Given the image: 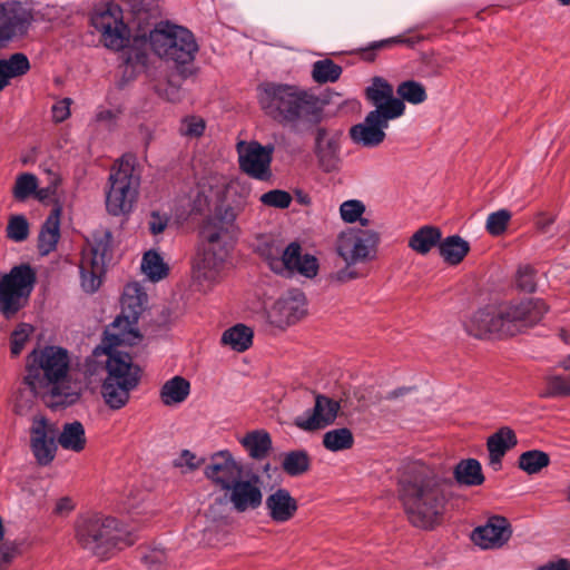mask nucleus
<instances>
[{
	"mask_svg": "<svg viewBox=\"0 0 570 570\" xmlns=\"http://www.w3.org/2000/svg\"><path fill=\"white\" fill-rule=\"evenodd\" d=\"M548 311L541 298H514L478 308L463 327L475 338L512 337L539 324Z\"/></svg>",
	"mask_w": 570,
	"mask_h": 570,
	"instance_id": "nucleus-1",
	"label": "nucleus"
},
{
	"mask_svg": "<svg viewBox=\"0 0 570 570\" xmlns=\"http://www.w3.org/2000/svg\"><path fill=\"white\" fill-rule=\"evenodd\" d=\"M259 104L269 118L296 134L312 130L325 118V101L296 85L266 83Z\"/></svg>",
	"mask_w": 570,
	"mask_h": 570,
	"instance_id": "nucleus-2",
	"label": "nucleus"
},
{
	"mask_svg": "<svg viewBox=\"0 0 570 570\" xmlns=\"http://www.w3.org/2000/svg\"><path fill=\"white\" fill-rule=\"evenodd\" d=\"M69 366L70 358L66 348L55 345L36 347L26 357L22 384L47 391L53 407L73 405L80 394L66 384Z\"/></svg>",
	"mask_w": 570,
	"mask_h": 570,
	"instance_id": "nucleus-3",
	"label": "nucleus"
},
{
	"mask_svg": "<svg viewBox=\"0 0 570 570\" xmlns=\"http://www.w3.org/2000/svg\"><path fill=\"white\" fill-rule=\"evenodd\" d=\"M400 500L409 521L421 529H432L439 523L448 501L442 481L422 473L400 482Z\"/></svg>",
	"mask_w": 570,
	"mask_h": 570,
	"instance_id": "nucleus-4",
	"label": "nucleus"
},
{
	"mask_svg": "<svg viewBox=\"0 0 570 570\" xmlns=\"http://www.w3.org/2000/svg\"><path fill=\"white\" fill-rule=\"evenodd\" d=\"M76 540L92 554L107 559L114 551L135 543L131 533L115 517L102 513H83L75 522Z\"/></svg>",
	"mask_w": 570,
	"mask_h": 570,
	"instance_id": "nucleus-5",
	"label": "nucleus"
},
{
	"mask_svg": "<svg viewBox=\"0 0 570 570\" xmlns=\"http://www.w3.org/2000/svg\"><path fill=\"white\" fill-rule=\"evenodd\" d=\"M106 340L110 341L106 347V354L108 355L106 363L107 376L101 384L100 392L109 409L120 410L127 405L130 392L139 384L140 368L132 363L129 353L112 347L120 342L118 335H108Z\"/></svg>",
	"mask_w": 570,
	"mask_h": 570,
	"instance_id": "nucleus-6",
	"label": "nucleus"
},
{
	"mask_svg": "<svg viewBox=\"0 0 570 570\" xmlns=\"http://www.w3.org/2000/svg\"><path fill=\"white\" fill-rule=\"evenodd\" d=\"M37 283L36 269L28 263L13 266L0 276V315L12 320L30 299Z\"/></svg>",
	"mask_w": 570,
	"mask_h": 570,
	"instance_id": "nucleus-7",
	"label": "nucleus"
},
{
	"mask_svg": "<svg viewBox=\"0 0 570 570\" xmlns=\"http://www.w3.org/2000/svg\"><path fill=\"white\" fill-rule=\"evenodd\" d=\"M259 255L274 273L282 276L298 274L314 278L318 273L317 258L311 254L303 255L297 242H292L286 248L276 243H264L259 246Z\"/></svg>",
	"mask_w": 570,
	"mask_h": 570,
	"instance_id": "nucleus-8",
	"label": "nucleus"
},
{
	"mask_svg": "<svg viewBox=\"0 0 570 570\" xmlns=\"http://www.w3.org/2000/svg\"><path fill=\"white\" fill-rule=\"evenodd\" d=\"M148 41L155 55L177 65L191 62L198 51L194 35L176 24L166 23L163 28L150 30Z\"/></svg>",
	"mask_w": 570,
	"mask_h": 570,
	"instance_id": "nucleus-9",
	"label": "nucleus"
},
{
	"mask_svg": "<svg viewBox=\"0 0 570 570\" xmlns=\"http://www.w3.org/2000/svg\"><path fill=\"white\" fill-rule=\"evenodd\" d=\"M134 156H124L109 176L110 188L106 196L107 212L112 216L131 212L138 195L140 178L135 174Z\"/></svg>",
	"mask_w": 570,
	"mask_h": 570,
	"instance_id": "nucleus-10",
	"label": "nucleus"
},
{
	"mask_svg": "<svg viewBox=\"0 0 570 570\" xmlns=\"http://www.w3.org/2000/svg\"><path fill=\"white\" fill-rule=\"evenodd\" d=\"M112 234L109 230L97 232L92 243L81 252L79 264L81 287L86 293L97 292L106 274L107 263L111 259Z\"/></svg>",
	"mask_w": 570,
	"mask_h": 570,
	"instance_id": "nucleus-11",
	"label": "nucleus"
},
{
	"mask_svg": "<svg viewBox=\"0 0 570 570\" xmlns=\"http://www.w3.org/2000/svg\"><path fill=\"white\" fill-rule=\"evenodd\" d=\"M91 24L101 33L107 48L120 50L128 46L130 31L124 22L122 9L119 4L108 2L101 11L92 14Z\"/></svg>",
	"mask_w": 570,
	"mask_h": 570,
	"instance_id": "nucleus-12",
	"label": "nucleus"
},
{
	"mask_svg": "<svg viewBox=\"0 0 570 570\" xmlns=\"http://www.w3.org/2000/svg\"><path fill=\"white\" fill-rule=\"evenodd\" d=\"M30 450L36 462L41 466L49 465L56 458L58 450L59 429L43 414L31 416Z\"/></svg>",
	"mask_w": 570,
	"mask_h": 570,
	"instance_id": "nucleus-13",
	"label": "nucleus"
},
{
	"mask_svg": "<svg viewBox=\"0 0 570 570\" xmlns=\"http://www.w3.org/2000/svg\"><path fill=\"white\" fill-rule=\"evenodd\" d=\"M237 213L234 207L219 205L215 207L214 213L207 218L202 235L208 244H226L234 246L239 228L236 224Z\"/></svg>",
	"mask_w": 570,
	"mask_h": 570,
	"instance_id": "nucleus-14",
	"label": "nucleus"
},
{
	"mask_svg": "<svg viewBox=\"0 0 570 570\" xmlns=\"http://www.w3.org/2000/svg\"><path fill=\"white\" fill-rule=\"evenodd\" d=\"M377 243V233L368 229H356L340 235L337 253L350 266L374 257Z\"/></svg>",
	"mask_w": 570,
	"mask_h": 570,
	"instance_id": "nucleus-15",
	"label": "nucleus"
},
{
	"mask_svg": "<svg viewBox=\"0 0 570 570\" xmlns=\"http://www.w3.org/2000/svg\"><path fill=\"white\" fill-rule=\"evenodd\" d=\"M394 115L389 109L371 110L363 122L351 127L352 141L367 148L377 147L384 141L386 137L384 129L389 127V121L394 119Z\"/></svg>",
	"mask_w": 570,
	"mask_h": 570,
	"instance_id": "nucleus-16",
	"label": "nucleus"
},
{
	"mask_svg": "<svg viewBox=\"0 0 570 570\" xmlns=\"http://www.w3.org/2000/svg\"><path fill=\"white\" fill-rule=\"evenodd\" d=\"M314 130V154L318 167L324 173H334L341 165V145L342 131L328 130L326 127L317 125Z\"/></svg>",
	"mask_w": 570,
	"mask_h": 570,
	"instance_id": "nucleus-17",
	"label": "nucleus"
},
{
	"mask_svg": "<svg viewBox=\"0 0 570 570\" xmlns=\"http://www.w3.org/2000/svg\"><path fill=\"white\" fill-rule=\"evenodd\" d=\"M33 21V14L19 1L0 3V47L17 36L27 35Z\"/></svg>",
	"mask_w": 570,
	"mask_h": 570,
	"instance_id": "nucleus-18",
	"label": "nucleus"
},
{
	"mask_svg": "<svg viewBox=\"0 0 570 570\" xmlns=\"http://www.w3.org/2000/svg\"><path fill=\"white\" fill-rule=\"evenodd\" d=\"M275 147L273 144L262 145L250 141L239 150V168L249 177L258 180H268L272 177L271 164Z\"/></svg>",
	"mask_w": 570,
	"mask_h": 570,
	"instance_id": "nucleus-19",
	"label": "nucleus"
},
{
	"mask_svg": "<svg viewBox=\"0 0 570 570\" xmlns=\"http://www.w3.org/2000/svg\"><path fill=\"white\" fill-rule=\"evenodd\" d=\"M340 409L341 405L337 401L326 395L317 394L314 407L296 416L294 425L307 432L325 429L334 423Z\"/></svg>",
	"mask_w": 570,
	"mask_h": 570,
	"instance_id": "nucleus-20",
	"label": "nucleus"
},
{
	"mask_svg": "<svg viewBox=\"0 0 570 570\" xmlns=\"http://www.w3.org/2000/svg\"><path fill=\"white\" fill-rule=\"evenodd\" d=\"M305 294L299 289H291L278 298L269 312V322L279 328L297 323L307 312Z\"/></svg>",
	"mask_w": 570,
	"mask_h": 570,
	"instance_id": "nucleus-21",
	"label": "nucleus"
},
{
	"mask_svg": "<svg viewBox=\"0 0 570 570\" xmlns=\"http://www.w3.org/2000/svg\"><path fill=\"white\" fill-rule=\"evenodd\" d=\"M204 474L215 485L226 491L237 479L242 478V466L229 451H219L212 455Z\"/></svg>",
	"mask_w": 570,
	"mask_h": 570,
	"instance_id": "nucleus-22",
	"label": "nucleus"
},
{
	"mask_svg": "<svg viewBox=\"0 0 570 570\" xmlns=\"http://www.w3.org/2000/svg\"><path fill=\"white\" fill-rule=\"evenodd\" d=\"M233 246L208 244L194 265V275L198 281L215 282L229 256Z\"/></svg>",
	"mask_w": 570,
	"mask_h": 570,
	"instance_id": "nucleus-23",
	"label": "nucleus"
},
{
	"mask_svg": "<svg viewBox=\"0 0 570 570\" xmlns=\"http://www.w3.org/2000/svg\"><path fill=\"white\" fill-rule=\"evenodd\" d=\"M511 534L512 529L508 519L502 515H492L484 525L473 530L471 538L482 549H493L507 543Z\"/></svg>",
	"mask_w": 570,
	"mask_h": 570,
	"instance_id": "nucleus-24",
	"label": "nucleus"
},
{
	"mask_svg": "<svg viewBox=\"0 0 570 570\" xmlns=\"http://www.w3.org/2000/svg\"><path fill=\"white\" fill-rule=\"evenodd\" d=\"M257 483V475H253L249 480L239 478L226 490V495L237 512L255 510L261 507L263 493Z\"/></svg>",
	"mask_w": 570,
	"mask_h": 570,
	"instance_id": "nucleus-25",
	"label": "nucleus"
},
{
	"mask_svg": "<svg viewBox=\"0 0 570 570\" xmlns=\"http://www.w3.org/2000/svg\"><path fill=\"white\" fill-rule=\"evenodd\" d=\"M393 92V86L386 79L375 76L365 88V98L375 107L374 110L389 109L395 114L393 118H399L404 115L406 107Z\"/></svg>",
	"mask_w": 570,
	"mask_h": 570,
	"instance_id": "nucleus-26",
	"label": "nucleus"
},
{
	"mask_svg": "<svg viewBox=\"0 0 570 570\" xmlns=\"http://www.w3.org/2000/svg\"><path fill=\"white\" fill-rule=\"evenodd\" d=\"M268 517L276 523H284L293 519L298 510V503L289 491L278 488L265 500Z\"/></svg>",
	"mask_w": 570,
	"mask_h": 570,
	"instance_id": "nucleus-27",
	"label": "nucleus"
},
{
	"mask_svg": "<svg viewBox=\"0 0 570 570\" xmlns=\"http://www.w3.org/2000/svg\"><path fill=\"white\" fill-rule=\"evenodd\" d=\"M517 443V435L509 426H502L495 433L490 435L487 441L489 465L494 471H499L502 466V459L507 451L514 448Z\"/></svg>",
	"mask_w": 570,
	"mask_h": 570,
	"instance_id": "nucleus-28",
	"label": "nucleus"
},
{
	"mask_svg": "<svg viewBox=\"0 0 570 570\" xmlns=\"http://www.w3.org/2000/svg\"><path fill=\"white\" fill-rule=\"evenodd\" d=\"M39 397H49V393L41 387L23 385L21 382L13 396L12 410L14 414L20 416H33Z\"/></svg>",
	"mask_w": 570,
	"mask_h": 570,
	"instance_id": "nucleus-29",
	"label": "nucleus"
},
{
	"mask_svg": "<svg viewBox=\"0 0 570 570\" xmlns=\"http://www.w3.org/2000/svg\"><path fill=\"white\" fill-rule=\"evenodd\" d=\"M60 210L55 209L45 220L38 235V250L45 256L56 250L60 238Z\"/></svg>",
	"mask_w": 570,
	"mask_h": 570,
	"instance_id": "nucleus-30",
	"label": "nucleus"
},
{
	"mask_svg": "<svg viewBox=\"0 0 570 570\" xmlns=\"http://www.w3.org/2000/svg\"><path fill=\"white\" fill-rule=\"evenodd\" d=\"M189 393V381L184 376L175 375L161 385L159 397L164 405L174 406L185 402Z\"/></svg>",
	"mask_w": 570,
	"mask_h": 570,
	"instance_id": "nucleus-31",
	"label": "nucleus"
},
{
	"mask_svg": "<svg viewBox=\"0 0 570 570\" xmlns=\"http://www.w3.org/2000/svg\"><path fill=\"white\" fill-rule=\"evenodd\" d=\"M148 296L138 283H129L125 286L121 296V307L127 312L126 318L136 321L145 309Z\"/></svg>",
	"mask_w": 570,
	"mask_h": 570,
	"instance_id": "nucleus-32",
	"label": "nucleus"
},
{
	"mask_svg": "<svg viewBox=\"0 0 570 570\" xmlns=\"http://www.w3.org/2000/svg\"><path fill=\"white\" fill-rule=\"evenodd\" d=\"M419 39L405 36H395L377 41H372L366 47L358 48L356 50V53L363 61L374 62L377 57V53L382 50H387L399 45L413 48Z\"/></svg>",
	"mask_w": 570,
	"mask_h": 570,
	"instance_id": "nucleus-33",
	"label": "nucleus"
},
{
	"mask_svg": "<svg viewBox=\"0 0 570 570\" xmlns=\"http://www.w3.org/2000/svg\"><path fill=\"white\" fill-rule=\"evenodd\" d=\"M58 443L65 450L81 452L87 443L82 423L79 421L65 423L62 430L58 433Z\"/></svg>",
	"mask_w": 570,
	"mask_h": 570,
	"instance_id": "nucleus-34",
	"label": "nucleus"
},
{
	"mask_svg": "<svg viewBox=\"0 0 570 570\" xmlns=\"http://www.w3.org/2000/svg\"><path fill=\"white\" fill-rule=\"evenodd\" d=\"M439 252L444 262L458 265L470 252V244L459 235H451L444 239L441 238Z\"/></svg>",
	"mask_w": 570,
	"mask_h": 570,
	"instance_id": "nucleus-35",
	"label": "nucleus"
},
{
	"mask_svg": "<svg viewBox=\"0 0 570 570\" xmlns=\"http://www.w3.org/2000/svg\"><path fill=\"white\" fill-rule=\"evenodd\" d=\"M240 443L247 450L249 456L255 460L265 459L273 446L272 438L265 430L246 433Z\"/></svg>",
	"mask_w": 570,
	"mask_h": 570,
	"instance_id": "nucleus-36",
	"label": "nucleus"
},
{
	"mask_svg": "<svg viewBox=\"0 0 570 570\" xmlns=\"http://www.w3.org/2000/svg\"><path fill=\"white\" fill-rule=\"evenodd\" d=\"M453 475L460 485L476 487L484 482L482 466L476 459L461 460L455 465Z\"/></svg>",
	"mask_w": 570,
	"mask_h": 570,
	"instance_id": "nucleus-37",
	"label": "nucleus"
},
{
	"mask_svg": "<svg viewBox=\"0 0 570 570\" xmlns=\"http://www.w3.org/2000/svg\"><path fill=\"white\" fill-rule=\"evenodd\" d=\"M442 233L436 226L425 225L419 228L410 238L409 247L414 252L425 255L434 246H439Z\"/></svg>",
	"mask_w": 570,
	"mask_h": 570,
	"instance_id": "nucleus-38",
	"label": "nucleus"
},
{
	"mask_svg": "<svg viewBox=\"0 0 570 570\" xmlns=\"http://www.w3.org/2000/svg\"><path fill=\"white\" fill-rule=\"evenodd\" d=\"M253 330L242 323H238L228 330L224 331L220 342L223 345H228L236 352H245L253 344Z\"/></svg>",
	"mask_w": 570,
	"mask_h": 570,
	"instance_id": "nucleus-39",
	"label": "nucleus"
},
{
	"mask_svg": "<svg viewBox=\"0 0 570 570\" xmlns=\"http://www.w3.org/2000/svg\"><path fill=\"white\" fill-rule=\"evenodd\" d=\"M283 471L289 476H299L311 469V456L306 450H293L283 454Z\"/></svg>",
	"mask_w": 570,
	"mask_h": 570,
	"instance_id": "nucleus-40",
	"label": "nucleus"
},
{
	"mask_svg": "<svg viewBox=\"0 0 570 570\" xmlns=\"http://www.w3.org/2000/svg\"><path fill=\"white\" fill-rule=\"evenodd\" d=\"M39 180L32 173H21L17 175L14 185L12 187V196L14 200L24 203L32 196L42 199L41 193H38Z\"/></svg>",
	"mask_w": 570,
	"mask_h": 570,
	"instance_id": "nucleus-41",
	"label": "nucleus"
},
{
	"mask_svg": "<svg viewBox=\"0 0 570 570\" xmlns=\"http://www.w3.org/2000/svg\"><path fill=\"white\" fill-rule=\"evenodd\" d=\"M141 269L153 282H158L169 274V267L156 250H148L144 254Z\"/></svg>",
	"mask_w": 570,
	"mask_h": 570,
	"instance_id": "nucleus-42",
	"label": "nucleus"
},
{
	"mask_svg": "<svg viewBox=\"0 0 570 570\" xmlns=\"http://www.w3.org/2000/svg\"><path fill=\"white\" fill-rule=\"evenodd\" d=\"M353 444L354 436L347 428L330 430L323 435L324 448L332 452L348 450Z\"/></svg>",
	"mask_w": 570,
	"mask_h": 570,
	"instance_id": "nucleus-43",
	"label": "nucleus"
},
{
	"mask_svg": "<svg viewBox=\"0 0 570 570\" xmlns=\"http://www.w3.org/2000/svg\"><path fill=\"white\" fill-rule=\"evenodd\" d=\"M396 94L403 104L420 105L428 99L424 85L413 79L402 81L396 88Z\"/></svg>",
	"mask_w": 570,
	"mask_h": 570,
	"instance_id": "nucleus-44",
	"label": "nucleus"
},
{
	"mask_svg": "<svg viewBox=\"0 0 570 570\" xmlns=\"http://www.w3.org/2000/svg\"><path fill=\"white\" fill-rule=\"evenodd\" d=\"M549 464V454L540 450L525 451L518 459V466L528 474H537Z\"/></svg>",
	"mask_w": 570,
	"mask_h": 570,
	"instance_id": "nucleus-45",
	"label": "nucleus"
},
{
	"mask_svg": "<svg viewBox=\"0 0 570 570\" xmlns=\"http://www.w3.org/2000/svg\"><path fill=\"white\" fill-rule=\"evenodd\" d=\"M343 69L331 59L317 60L313 65L312 78L317 83L335 82L340 79Z\"/></svg>",
	"mask_w": 570,
	"mask_h": 570,
	"instance_id": "nucleus-46",
	"label": "nucleus"
},
{
	"mask_svg": "<svg viewBox=\"0 0 570 570\" xmlns=\"http://www.w3.org/2000/svg\"><path fill=\"white\" fill-rule=\"evenodd\" d=\"M0 65L9 79L24 76L30 70V61L22 52H16L8 59H0Z\"/></svg>",
	"mask_w": 570,
	"mask_h": 570,
	"instance_id": "nucleus-47",
	"label": "nucleus"
},
{
	"mask_svg": "<svg viewBox=\"0 0 570 570\" xmlns=\"http://www.w3.org/2000/svg\"><path fill=\"white\" fill-rule=\"evenodd\" d=\"M540 396L544 399L570 396V377L563 375L549 376Z\"/></svg>",
	"mask_w": 570,
	"mask_h": 570,
	"instance_id": "nucleus-48",
	"label": "nucleus"
},
{
	"mask_svg": "<svg viewBox=\"0 0 570 570\" xmlns=\"http://www.w3.org/2000/svg\"><path fill=\"white\" fill-rule=\"evenodd\" d=\"M7 238L16 243L24 242L30 233V225L24 215H12L7 225Z\"/></svg>",
	"mask_w": 570,
	"mask_h": 570,
	"instance_id": "nucleus-49",
	"label": "nucleus"
},
{
	"mask_svg": "<svg viewBox=\"0 0 570 570\" xmlns=\"http://www.w3.org/2000/svg\"><path fill=\"white\" fill-rule=\"evenodd\" d=\"M35 328L31 324L19 323L10 335V353L12 357L20 355Z\"/></svg>",
	"mask_w": 570,
	"mask_h": 570,
	"instance_id": "nucleus-50",
	"label": "nucleus"
},
{
	"mask_svg": "<svg viewBox=\"0 0 570 570\" xmlns=\"http://www.w3.org/2000/svg\"><path fill=\"white\" fill-rule=\"evenodd\" d=\"M511 217V212L504 208L489 214L485 224L487 232L494 237L503 235Z\"/></svg>",
	"mask_w": 570,
	"mask_h": 570,
	"instance_id": "nucleus-51",
	"label": "nucleus"
},
{
	"mask_svg": "<svg viewBox=\"0 0 570 570\" xmlns=\"http://www.w3.org/2000/svg\"><path fill=\"white\" fill-rule=\"evenodd\" d=\"M515 286L521 292L534 293L537 291V271L530 265L520 266L515 274Z\"/></svg>",
	"mask_w": 570,
	"mask_h": 570,
	"instance_id": "nucleus-52",
	"label": "nucleus"
},
{
	"mask_svg": "<svg viewBox=\"0 0 570 570\" xmlns=\"http://www.w3.org/2000/svg\"><path fill=\"white\" fill-rule=\"evenodd\" d=\"M206 124L203 118L197 116H187L181 119L179 134L184 137L198 138L203 136Z\"/></svg>",
	"mask_w": 570,
	"mask_h": 570,
	"instance_id": "nucleus-53",
	"label": "nucleus"
},
{
	"mask_svg": "<svg viewBox=\"0 0 570 570\" xmlns=\"http://www.w3.org/2000/svg\"><path fill=\"white\" fill-rule=\"evenodd\" d=\"M292 199L291 194L282 189L269 190L264 193L259 198L264 205L279 209L288 208Z\"/></svg>",
	"mask_w": 570,
	"mask_h": 570,
	"instance_id": "nucleus-54",
	"label": "nucleus"
},
{
	"mask_svg": "<svg viewBox=\"0 0 570 570\" xmlns=\"http://www.w3.org/2000/svg\"><path fill=\"white\" fill-rule=\"evenodd\" d=\"M364 212V204L357 199L346 200L340 207L341 217L346 223H355L361 219Z\"/></svg>",
	"mask_w": 570,
	"mask_h": 570,
	"instance_id": "nucleus-55",
	"label": "nucleus"
},
{
	"mask_svg": "<svg viewBox=\"0 0 570 570\" xmlns=\"http://www.w3.org/2000/svg\"><path fill=\"white\" fill-rule=\"evenodd\" d=\"M169 216L166 214H160L159 212H151L150 219L148 222L149 232L153 235H158L163 233L169 223Z\"/></svg>",
	"mask_w": 570,
	"mask_h": 570,
	"instance_id": "nucleus-56",
	"label": "nucleus"
},
{
	"mask_svg": "<svg viewBox=\"0 0 570 570\" xmlns=\"http://www.w3.org/2000/svg\"><path fill=\"white\" fill-rule=\"evenodd\" d=\"M204 461V459H197L189 450H183L179 459L174 461V465L177 468L187 466L189 470L194 471L198 469Z\"/></svg>",
	"mask_w": 570,
	"mask_h": 570,
	"instance_id": "nucleus-57",
	"label": "nucleus"
},
{
	"mask_svg": "<svg viewBox=\"0 0 570 570\" xmlns=\"http://www.w3.org/2000/svg\"><path fill=\"white\" fill-rule=\"evenodd\" d=\"M70 105L71 99L63 98L52 106L51 112L56 122H62L70 116Z\"/></svg>",
	"mask_w": 570,
	"mask_h": 570,
	"instance_id": "nucleus-58",
	"label": "nucleus"
},
{
	"mask_svg": "<svg viewBox=\"0 0 570 570\" xmlns=\"http://www.w3.org/2000/svg\"><path fill=\"white\" fill-rule=\"evenodd\" d=\"M166 554L161 550H151L148 553L144 554L141 557L142 563L149 569V570H158L159 567L165 562Z\"/></svg>",
	"mask_w": 570,
	"mask_h": 570,
	"instance_id": "nucleus-59",
	"label": "nucleus"
},
{
	"mask_svg": "<svg viewBox=\"0 0 570 570\" xmlns=\"http://www.w3.org/2000/svg\"><path fill=\"white\" fill-rule=\"evenodd\" d=\"M73 509L72 500L69 497H62L56 502L53 513L61 515L71 512Z\"/></svg>",
	"mask_w": 570,
	"mask_h": 570,
	"instance_id": "nucleus-60",
	"label": "nucleus"
},
{
	"mask_svg": "<svg viewBox=\"0 0 570 570\" xmlns=\"http://www.w3.org/2000/svg\"><path fill=\"white\" fill-rule=\"evenodd\" d=\"M553 223L554 217L544 213H540L535 219V226L541 233H548Z\"/></svg>",
	"mask_w": 570,
	"mask_h": 570,
	"instance_id": "nucleus-61",
	"label": "nucleus"
},
{
	"mask_svg": "<svg viewBox=\"0 0 570 570\" xmlns=\"http://www.w3.org/2000/svg\"><path fill=\"white\" fill-rule=\"evenodd\" d=\"M538 570H570V562L566 559H560L557 562L542 566Z\"/></svg>",
	"mask_w": 570,
	"mask_h": 570,
	"instance_id": "nucleus-62",
	"label": "nucleus"
},
{
	"mask_svg": "<svg viewBox=\"0 0 570 570\" xmlns=\"http://www.w3.org/2000/svg\"><path fill=\"white\" fill-rule=\"evenodd\" d=\"M116 115L110 109L100 110L96 115L97 121H112L115 120Z\"/></svg>",
	"mask_w": 570,
	"mask_h": 570,
	"instance_id": "nucleus-63",
	"label": "nucleus"
},
{
	"mask_svg": "<svg viewBox=\"0 0 570 570\" xmlns=\"http://www.w3.org/2000/svg\"><path fill=\"white\" fill-rule=\"evenodd\" d=\"M410 391L409 387H399L387 393L386 400H395Z\"/></svg>",
	"mask_w": 570,
	"mask_h": 570,
	"instance_id": "nucleus-64",
	"label": "nucleus"
}]
</instances>
